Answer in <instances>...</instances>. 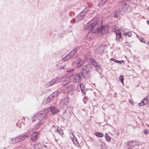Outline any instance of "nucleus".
<instances>
[{"mask_svg":"<svg viewBox=\"0 0 149 149\" xmlns=\"http://www.w3.org/2000/svg\"><path fill=\"white\" fill-rule=\"evenodd\" d=\"M110 60L111 61H113L114 62H116V60L113 58H111Z\"/></svg>","mask_w":149,"mask_h":149,"instance_id":"nucleus-35","label":"nucleus"},{"mask_svg":"<svg viewBox=\"0 0 149 149\" xmlns=\"http://www.w3.org/2000/svg\"><path fill=\"white\" fill-rule=\"evenodd\" d=\"M76 52V50L75 49L72 51L68 55H70L71 57L74 54V53Z\"/></svg>","mask_w":149,"mask_h":149,"instance_id":"nucleus-25","label":"nucleus"},{"mask_svg":"<svg viewBox=\"0 0 149 149\" xmlns=\"http://www.w3.org/2000/svg\"><path fill=\"white\" fill-rule=\"evenodd\" d=\"M95 67H96V69L97 70L100 69V66L97 65V66H95Z\"/></svg>","mask_w":149,"mask_h":149,"instance_id":"nucleus-33","label":"nucleus"},{"mask_svg":"<svg viewBox=\"0 0 149 149\" xmlns=\"http://www.w3.org/2000/svg\"><path fill=\"white\" fill-rule=\"evenodd\" d=\"M116 33V38L119 39L121 37V33L118 30H114Z\"/></svg>","mask_w":149,"mask_h":149,"instance_id":"nucleus-13","label":"nucleus"},{"mask_svg":"<svg viewBox=\"0 0 149 149\" xmlns=\"http://www.w3.org/2000/svg\"><path fill=\"white\" fill-rule=\"evenodd\" d=\"M148 103H149V102H148Z\"/></svg>","mask_w":149,"mask_h":149,"instance_id":"nucleus-44","label":"nucleus"},{"mask_svg":"<svg viewBox=\"0 0 149 149\" xmlns=\"http://www.w3.org/2000/svg\"><path fill=\"white\" fill-rule=\"evenodd\" d=\"M84 63V61H81V58L78 59L75 61L73 62V64L76 67H78L82 65Z\"/></svg>","mask_w":149,"mask_h":149,"instance_id":"nucleus-4","label":"nucleus"},{"mask_svg":"<svg viewBox=\"0 0 149 149\" xmlns=\"http://www.w3.org/2000/svg\"><path fill=\"white\" fill-rule=\"evenodd\" d=\"M129 101L130 103H132V104H133L132 103V102H131L130 101Z\"/></svg>","mask_w":149,"mask_h":149,"instance_id":"nucleus-40","label":"nucleus"},{"mask_svg":"<svg viewBox=\"0 0 149 149\" xmlns=\"http://www.w3.org/2000/svg\"><path fill=\"white\" fill-rule=\"evenodd\" d=\"M126 35L129 37H131L132 35L130 31L127 32L126 33Z\"/></svg>","mask_w":149,"mask_h":149,"instance_id":"nucleus-31","label":"nucleus"},{"mask_svg":"<svg viewBox=\"0 0 149 149\" xmlns=\"http://www.w3.org/2000/svg\"><path fill=\"white\" fill-rule=\"evenodd\" d=\"M99 21L97 18H95L90 20L87 24V29L88 30V36L92 35V33L97 34L99 33L100 34V33L98 29Z\"/></svg>","mask_w":149,"mask_h":149,"instance_id":"nucleus-1","label":"nucleus"},{"mask_svg":"<svg viewBox=\"0 0 149 149\" xmlns=\"http://www.w3.org/2000/svg\"><path fill=\"white\" fill-rule=\"evenodd\" d=\"M128 144L130 147H134L136 146H139L141 145L140 143L134 141L129 142Z\"/></svg>","mask_w":149,"mask_h":149,"instance_id":"nucleus-10","label":"nucleus"},{"mask_svg":"<svg viewBox=\"0 0 149 149\" xmlns=\"http://www.w3.org/2000/svg\"><path fill=\"white\" fill-rule=\"evenodd\" d=\"M59 82V80H58V79H57V80L55 79H53L52 81H49L48 83V84L49 85L51 86L54 83L56 84Z\"/></svg>","mask_w":149,"mask_h":149,"instance_id":"nucleus-16","label":"nucleus"},{"mask_svg":"<svg viewBox=\"0 0 149 149\" xmlns=\"http://www.w3.org/2000/svg\"><path fill=\"white\" fill-rule=\"evenodd\" d=\"M140 40V41L146 43L145 40L143 39L142 38L139 36V38H138Z\"/></svg>","mask_w":149,"mask_h":149,"instance_id":"nucleus-30","label":"nucleus"},{"mask_svg":"<svg viewBox=\"0 0 149 149\" xmlns=\"http://www.w3.org/2000/svg\"><path fill=\"white\" fill-rule=\"evenodd\" d=\"M118 14H114V17H118Z\"/></svg>","mask_w":149,"mask_h":149,"instance_id":"nucleus-38","label":"nucleus"},{"mask_svg":"<svg viewBox=\"0 0 149 149\" xmlns=\"http://www.w3.org/2000/svg\"><path fill=\"white\" fill-rule=\"evenodd\" d=\"M105 138L106 139V140L108 142H109L111 141V137L109 136L107 133H106L104 135Z\"/></svg>","mask_w":149,"mask_h":149,"instance_id":"nucleus-21","label":"nucleus"},{"mask_svg":"<svg viewBox=\"0 0 149 149\" xmlns=\"http://www.w3.org/2000/svg\"><path fill=\"white\" fill-rule=\"evenodd\" d=\"M50 110L52 113L54 114L56 113L58 111V109L54 107H51L50 108Z\"/></svg>","mask_w":149,"mask_h":149,"instance_id":"nucleus-14","label":"nucleus"},{"mask_svg":"<svg viewBox=\"0 0 149 149\" xmlns=\"http://www.w3.org/2000/svg\"><path fill=\"white\" fill-rule=\"evenodd\" d=\"M147 22L148 24L149 25V21H148Z\"/></svg>","mask_w":149,"mask_h":149,"instance_id":"nucleus-39","label":"nucleus"},{"mask_svg":"<svg viewBox=\"0 0 149 149\" xmlns=\"http://www.w3.org/2000/svg\"><path fill=\"white\" fill-rule=\"evenodd\" d=\"M123 61L122 60L121 61H119L116 60V61L115 62L117 63H122L123 62Z\"/></svg>","mask_w":149,"mask_h":149,"instance_id":"nucleus-34","label":"nucleus"},{"mask_svg":"<svg viewBox=\"0 0 149 149\" xmlns=\"http://www.w3.org/2000/svg\"><path fill=\"white\" fill-rule=\"evenodd\" d=\"M80 87L81 88V91L83 93V95H86V93L84 91L85 87L83 84H81L80 85Z\"/></svg>","mask_w":149,"mask_h":149,"instance_id":"nucleus-19","label":"nucleus"},{"mask_svg":"<svg viewBox=\"0 0 149 149\" xmlns=\"http://www.w3.org/2000/svg\"><path fill=\"white\" fill-rule=\"evenodd\" d=\"M100 141H101V142H102V141L101 140H100Z\"/></svg>","mask_w":149,"mask_h":149,"instance_id":"nucleus-42","label":"nucleus"},{"mask_svg":"<svg viewBox=\"0 0 149 149\" xmlns=\"http://www.w3.org/2000/svg\"><path fill=\"white\" fill-rule=\"evenodd\" d=\"M67 72H68L70 74H72V75H73L75 73L74 70L73 69H69L67 71Z\"/></svg>","mask_w":149,"mask_h":149,"instance_id":"nucleus-24","label":"nucleus"},{"mask_svg":"<svg viewBox=\"0 0 149 149\" xmlns=\"http://www.w3.org/2000/svg\"><path fill=\"white\" fill-rule=\"evenodd\" d=\"M91 68V65L88 64L83 66L81 68V74L84 77H86V76L89 74L90 69Z\"/></svg>","mask_w":149,"mask_h":149,"instance_id":"nucleus-3","label":"nucleus"},{"mask_svg":"<svg viewBox=\"0 0 149 149\" xmlns=\"http://www.w3.org/2000/svg\"><path fill=\"white\" fill-rule=\"evenodd\" d=\"M95 135L99 137H102L104 136V134H103L99 132H96L95 133Z\"/></svg>","mask_w":149,"mask_h":149,"instance_id":"nucleus-23","label":"nucleus"},{"mask_svg":"<svg viewBox=\"0 0 149 149\" xmlns=\"http://www.w3.org/2000/svg\"><path fill=\"white\" fill-rule=\"evenodd\" d=\"M81 78V75L79 74H77L73 77V80L75 82H79Z\"/></svg>","mask_w":149,"mask_h":149,"instance_id":"nucleus-8","label":"nucleus"},{"mask_svg":"<svg viewBox=\"0 0 149 149\" xmlns=\"http://www.w3.org/2000/svg\"><path fill=\"white\" fill-rule=\"evenodd\" d=\"M88 99V98L87 97H85L83 98V100L85 101V100H87Z\"/></svg>","mask_w":149,"mask_h":149,"instance_id":"nucleus-37","label":"nucleus"},{"mask_svg":"<svg viewBox=\"0 0 149 149\" xmlns=\"http://www.w3.org/2000/svg\"><path fill=\"white\" fill-rule=\"evenodd\" d=\"M124 8H125L127 10L130 8L129 6L128 5H127V3H124Z\"/></svg>","mask_w":149,"mask_h":149,"instance_id":"nucleus-26","label":"nucleus"},{"mask_svg":"<svg viewBox=\"0 0 149 149\" xmlns=\"http://www.w3.org/2000/svg\"><path fill=\"white\" fill-rule=\"evenodd\" d=\"M149 130H145L144 131V133L145 134L147 135L148 134Z\"/></svg>","mask_w":149,"mask_h":149,"instance_id":"nucleus-32","label":"nucleus"},{"mask_svg":"<svg viewBox=\"0 0 149 149\" xmlns=\"http://www.w3.org/2000/svg\"><path fill=\"white\" fill-rule=\"evenodd\" d=\"M58 93L57 92L54 93L53 94H52L50 97H52L51 99H52L54 97H57V95Z\"/></svg>","mask_w":149,"mask_h":149,"instance_id":"nucleus-22","label":"nucleus"},{"mask_svg":"<svg viewBox=\"0 0 149 149\" xmlns=\"http://www.w3.org/2000/svg\"><path fill=\"white\" fill-rule=\"evenodd\" d=\"M70 81V79L69 77H65L64 79L62 81V84L65 86L68 84Z\"/></svg>","mask_w":149,"mask_h":149,"instance_id":"nucleus-11","label":"nucleus"},{"mask_svg":"<svg viewBox=\"0 0 149 149\" xmlns=\"http://www.w3.org/2000/svg\"><path fill=\"white\" fill-rule=\"evenodd\" d=\"M70 58L71 56H70V55H68L66 56L63 59L64 60H66Z\"/></svg>","mask_w":149,"mask_h":149,"instance_id":"nucleus-27","label":"nucleus"},{"mask_svg":"<svg viewBox=\"0 0 149 149\" xmlns=\"http://www.w3.org/2000/svg\"><path fill=\"white\" fill-rule=\"evenodd\" d=\"M116 28V26H112V29L113 30V29H115Z\"/></svg>","mask_w":149,"mask_h":149,"instance_id":"nucleus-36","label":"nucleus"},{"mask_svg":"<svg viewBox=\"0 0 149 149\" xmlns=\"http://www.w3.org/2000/svg\"><path fill=\"white\" fill-rule=\"evenodd\" d=\"M99 31H100V34H99V33H97L98 35L99 36L101 35L102 33H104V32H107L108 31V29L107 27L106 26H100L99 28L98 29Z\"/></svg>","mask_w":149,"mask_h":149,"instance_id":"nucleus-7","label":"nucleus"},{"mask_svg":"<svg viewBox=\"0 0 149 149\" xmlns=\"http://www.w3.org/2000/svg\"><path fill=\"white\" fill-rule=\"evenodd\" d=\"M49 109H45L43 111L39 112L33 117V121L34 120L36 122L37 124L40 125L42 124L44 120L46 118L47 114L48 113Z\"/></svg>","mask_w":149,"mask_h":149,"instance_id":"nucleus-2","label":"nucleus"},{"mask_svg":"<svg viewBox=\"0 0 149 149\" xmlns=\"http://www.w3.org/2000/svg\"><path fill=\"white\" fill-rule=\"evenodd\" d=\"M55 132H58L60 135H63V130L60 128H57L55 130Z\"/></svg>","mask_w":149,"mask_h":149,"instance_id":"nucleus-18","label":"nucleus"},{"mask_svg":"<svg viewBox=\"0 0 149 149\" xmlns=\"http://www.w3.org/2000/svg\"><path fill=\"white\" fill-rule=\"evenodd\" d=\"M98 53L99 54L100 53L99 52H98Z\"/></svg>","mask_w":149,"mask_h":149,"instance_id":"nucleus-41","label":"nucleus"},{"mask_svg":"<svg viewBox=\"0 0 149 149\" xmlns=\"http://www.w3.org/2000/svg\"><path fill=\"white\" fill-rule=\"evenodd\" d=\"M119 79L121 82V83L123 84V77L122 76H120L119 77Z\"/></svg>","mask_w":149,"mask_h":149,"instance_id":"nucleus-28","label":"nucleus"},{"mask_svg":"<svg viewBox=\"0 0 149 149\" xmlns=\"http://www.w3.org/2000/svg\"><path fill=\"white\" fill-rule=\"evenodd\" d=\"M50 97H49L45 98L43 100V103L45 104L48 103L50 101Z\"/></svg>","mask_w":149,"mask_h":149,"instance_id":"nucleus-17","label":"nucleus"},{"mask_svg":"<svg viewBox=\"0 0 149 149\" xmlns=\"http://www.w3.org/2000/svg\"><path fill=\"white\" fill-rule=\"evenodd\" d=\"M148 103V100L147 98L146 97L141 102L138 104V105L139 106H142L145 105Z\"/></svg>","mask_w":149,"mask_h":149,"instance_id":"nucleus-9","label":"nucleus"},{"mask_svg":"<svg viewBox=\"0 0 149 149\" xmlns=\"http://www.w3.org/2000/svg\"><path fill=\"white\" fill-rule=\"evenodd\" d=\"M68 103L67 100V99H64L62 100L61 102V105L63 104L64 105L66 106Z\"/></svg>","mask_w":149,"mask_h":149,"instance_id":"nucleus-20","label":"nucleus"},{"mask_svg":"<svg viewBox=\"0 0 149 149\" xmlns=\"http://www.w3.org/2000/svg\"><path fill=\"white\" fill-rule=\"evenodd\" d=\"M38 135V133L37 132H34L32 134L31 137V139L32 140H35L37 139Z\"/></svg>","mask_w":149,"mask_h":149,"instance_id":"nucleus-15","label":"nucleus"},{"mask_svg":"<svg viewBox=\"0 0 149 149\" xmlns=\"http://www.w3.org/2000/svg\"><path fill=\"white\" fill-rule=\"evenodd\" d=\"M86 13L84 12H82L78 15L74 19V21L76 22H78L81 20L84 17Z\"/></svg>","mask_w":149,"mask_h":149,"instance_id":"nucleus-5","label":"nucleus"},{"mask_svg":"<svg viewBox=\"0 0 149 149\" xmlns=\"http://www.w3.org/2000/svg\"><path fill=\"white\" fill-rule=\"evenodd\" d=\"M28 135H23L20 136H18L16 138H15L14 139H13V140L14 139L15 140L14 142H12L13 143H17L19 141H20L23 140L25 138L28 137Z\"/></svg>","mask_w":149,"mask_h":149,"instance_id":"nucleus-6","label":"nucleus"},{"mask_svg":"<svg viewBox=\"0 0 149 149\" xmlns=\"http://www.w3.org/2000/svg\"><path fill=\"white\" fill-rule=\"evenodd\" d=\"M92 64L95 67V66H97V63H96L95 61L93 60H92L91 61Z\"/></svg>","mask_w":149,"mask_h":149,"instance_id":"nucleus-29","label":"nucleus"},{"mask_svg":"<svg viewBox=\"0 0 149 149\" xmlns=\"http://www.w3.org/2000/svg\"><path fill=\"white\" fill-rule=\"evenodd\" d=\"M74 87L73 85H70L68 86L65 89L66 92L67 93H70L74 89Z\"/></svg>","mask_w":149,"mask_h":149,"instance_id":"nucleus-12","label":"nucleus"},{"mask_svg":"<svg viewBox=\"0 0 149 149\" xmlns=\"http://www.w3.org/2000/svg\"><path fill=\"white\" fill-rule=\"evenodd\" d=\"M73 143H74L73 141H72Z\"/></svg>","mask_w":149,"mask_h":149,"instance_id":"nucleus-43","label":"nucleus"}]
</instances>
